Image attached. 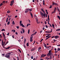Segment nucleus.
Returning <instances> with one entry per match:
<instances>
[{
    "instance_id": "1",
    "label": "nucleus",
    "mask_w": 60,
    "mask_h": 60,
    "mask_svg": "<svg viewBox=\"0 0 60 60\" xmlns=\"http://www.w3.org/2000/svg\"><path fill=\"white\" fill-rule=\"evenodd\" d=\"M11 54V53L9 52L7 54H6L5 57H7L8 58H10V54Z\"/></svg>"
},
{
    "instance_id": "2",
    "label": "nucleus",
    "mask_w": 60,
    "mask_h": 60,
    "mask_svg": "<svg viewBox=\"0 0 60 60\" xmlns=\"http://www.w3.org/2000/svg\"><path fill=\"white\" fill-rule=\"evenodd\" d=\"M22 23V21H20V26H22V27H24L25 26H24V25H23L22 23Z\"/></svg>"
},
{
    "instance_id": "3",
    "label": "nucleus",
    "mask_w": 60,
    "mask_h": 60,
    "mask_svg": "<svg viewBox=\"0 0 60 60\" xmlns=\"http://www.w3.org/2000/svg\"><path fill=\"white\" fill-rule=\"evenodd\" d=\"M14 0H13L12 1H11V4H10V5L11 6H12L13 4H14Z\"/></svg>"
},
{
    "instance_id": "4",
    "label": "nucleus",
    "mask_w": 60,
    "mask_h": 60,
    "mask_svg": "<svg viewBox=\"0 0 60 60\" xmlns=\"http://www.w3.org/2000/svg\"><path fill=\"white\" fill-rule=\"evenodd\" d=\"M52 5H56V6H58V4L57 3H52Z\"/></svg>"
},
{
    "instance_id": "5",
    "label": "nucleus",
    "mask_w": 60,
    "mask_h": 60,
    "mask_svg": "<svg viewBox=\"0 0 60 60\" xmlns=\"http://www.w3.org/2000/svg\"><path fill=\"white\" fill-rule=\"evenodd\" d=\"M56 12V8H55L54 9V11L52 13H54Z\"/></svg>"
},
{
    "instance_id": "6",
    "label": "nucleus",
    "mask_w": 60,
    "mask_h": 60,
    "mask_svg": "<svg viewBox=\"0 0 60 60\" xmlns=\"http://www.w3.org/2000/svg\"><path fill=\"white\" fill-rule=\"evenodd\" d=\"M40 13L41 15V16H44V14L43 13H42V12H41V11Z\"/></svg>"
},
{
    "instance_id": "7",
    "label": "nucleus",
    "mask_w": 60,
    "mask_h": 60,
    "mask_svg": "<svg viewBox=\"0 0 60 60\" xmlns=\"http://www.w3.org/2000/svg\"><path fill=\"white\" fill-rule=\"evenodd\" d=\"M33 37H30V42H32L33 41Z\"/></svg>"
},
{
    "instance_id": "8",
    "label": "nucleus",
    "mask_w": 60,
    "mask_h": 60,
    "mask_svg": "<svg viewBox=\"0 0 60 60\" xmlns=\"http://www.w3.org/2000/svg\"><path fill=\"white\" fill-rule=\"evenodd\" d=\"M51 31H45V32L46 33H51V32H52V29H51Z\"/></svg>"
},
{
    "instance_id": "9",
    "label": "nucleus",
    "mask_w": 60,
    "mask_h": 60,
    "mask_svg": "<svg viewBox=\"0 0 60 60\" xmlns=\"http://www.w3.org/2000/svg\"><path fill=\"white\" fill-rule=\"evenodd\" d=\"M48 24H49V25L50 24L49 23V15H48Z\"/></svg>"
},
{
    "instance_id": "10",
    "label": "nucleus",
    "mask_w": 60,
    "mask_h": 60,
    "mask_svg": "<svg viewBox=\"0 0 60 60\" xmlns=\"http://www.w3.org/2000/svg\"><path fill=\"white\" fill-rule=\"evenodd\" d=\"M59 37L58 36H56L54 37L56 39H58Z\"/></svg>"
},
{
    "instance_id": "11",
    "label": "nucleus",
    "mask_w": 60,
    "mask_h": 60,
    "mask_svg": "<svg viewBox=\"0 0 60 60\" xmlns=\"http://www.w3.org/2000/svg\"><path fill=\"white\" fill-rule=\"evenodd\" d=\"M2 43L1 44V45H2L3 47V48H4V42H3V41H2Z\"/></svg>"
},
{
    "instance_id": "12",
    "label": "nucleus",
    "mask_w": 60,
    "mask_h": 60,
    "mask_svg": "<svg viewBox=\"0 0 60 60\" xmlns=\"http://www.w3.org/2000/svg\"><path fill=\"white\" fill-rule=\"evenodd\" d=\"M36 21L37 22L38 24L39 23H40V22H38V18H36Z\"/></svg>"
},
{
    "instance_id": "13",
    "label": "nucleus",
    "mask_w": 60,
    "mask_h": 60,
    "mask_svg": "<svg viewBox=\"0 0 60 60\" xmlns=\"http://www.w3.org/2000/svg\"><path fill=\"white\" fill-rule=\"evenodd\" d=\"M3 37L4 38V39H5L6 38V37H5V34H4V33H3Z\"/></svg>"
},
{
    "instance_id": "14",
    "label": "nucleus",
    "mask_w": 60,
    "mask_h": 60,
    "mask_svg": "<svg viewBox=\"0 0 60 60\" xmlns=\"http://www.w3.org/2000/svg\"><path fill=\"white\" fill-rule=\"evenodd\" d=\"M22 30L23 31V33H25V30H24V29L22 28Z\"/></svg>"
},
{
    "instance_id": "15",
    "label": "nucleus",
    "mask_w": 60,
    "mask_h": 60,
    "mask_svg": "<svg viewBox=\"0 0 60 60\" xmlns=\"http://www.w3.org/2000/svg\"><path fill=\"white\" fill-rule=\"evenodd\" d=\"M51 54L50 53H49L47 55V56H50V55H51Z\"/></svg>"
},
{
    "instance_id": "16",
    "label": "nucleus",
    "mask_w": 60,
    "mask_h": 60,
    "mask_svg": "<svg viewBox=\"0 0 60 60\" xmlns=\"http://www.w3.org/2000/svg\"><path fill=\"white\" fill-rule=\"evenodd\" d=\"M38 52H40V49H41V47H39V48H38Z\"/></svg>"
},
{
    "instance_id": "17",
    "label": "nucleus",
    "mask_w": 60,
    "mask_h": 60,
    "mask_svg": "<svg viewBox=\"0 0 60 60\" xmlns=\"http://www.w3.org/2000/svg\"><path fill=\"white\" fill-rule=\"evenodd\" d=\"M52 27L54 29H55V25L53 24L52 25Z\"/></svg>"
},
{
    "instance_id": "18",
    "label": "nucleus",
    "mask_w": 60,
    "mask_h": 60,
    "mask_svg": "<svg viewBox=\"0 0 60 60\" xmlns=\"http://www.w3.org/2000/svg\"><path fill=\"white\" fill-rule=\"evenodd\" d=\"M43 4L44 5H45V0H43Z\"/></svg>"
},
{
    "instance_id": "19",
    "label": "nucleus",
    "mask_w": 60,
    "mask_h": 60,
    "mask_svg": "<svg viewBox=\"0 0 60 60\" xmlns=\"http://www.w3.org/2000/svg\"><path fill=\"white\" fill-rule=\"evenodd\" d=\"M30 14L32 18H33V14H32V13L31 12H30Z\"/></svg>"
},
{
    "instance_id": "20",
    "label": "nucleus",
    "mask_w": 60,
    "mask_h": 60,
    "mask_svg": "<svg viewBox=\"0 0 60 60\" xmlns=\"http://www.w3.org/2000/svg\"><path fill=\"white\" fill-rule=\"evenodd\" d=\"M12 24H13V25H15V22H14V21H13Z\"/></svg>"
},
{
    "instance_id": "21",
    "label": "nucleus",
    "mask_w": 60,
    "mask_h": 60,
    "mask_svg": "<svg viewBox=\"0 0 60 60\" xmlns=\"http://www.w3.org/2000/svg\"><path fill=\"white\" fill-rule=\"evenodd\" d=\"M34 50H35V48H33L31 49V51H34Z\"/></svg>"
},
{
    "instance_id": "22",
    "label": "nucleus",
    "mask_w": 60,
    "mask_h": 60,
    "mask_svg": "<svg viewBox=\"0 0 60 60\" xmlns=\"http://www.w3.org/2000/svg\"><path fill=\"white\" fill-rule=\"evenodd\" d=\"M4 4H3V3H2L1 4H0V7H1V6H2V5H3Z\"/></svg>"
},
{
    "instance_id": "23",
    "label": "nucleus",
    "mask_w": 60,
    "mask_h": 60,
    "mask_svg": "<svg viewBox=\"0 0 60 60\" xmlns=\"http://www.w3.org/2000/svg\"><path fill=\"white\" fill-rule=\"evenodd\" d=\"M57 17L58 18V19H60V17L58 15H57Z\"/></svg>"
},
{
    "instance_id": "24",
    "label": "nucleus",
    "mask_w": 60,
    "mask_h": 60,
    "mask_svg": "<svg viewBox=\"0 0 60 60\" xmlns=\"http://www.w3.org/2000/svg\"><path fill=\"white\" fill-rule=\"evenodd\" d=\"M44 54H42L41 56V57H44Z\"/></svg>"
},
{
    "instance_id": "25",
    "label": "nucleus",
    "mask_w": 60,
    "mask_h": 60,
    "mask_svg": "<svg viewBox=\"0 0 60 60\" xmlns=\"http://www.w3.org/2000/svg\"><path fill=\"white\" fill-rule=\"evenodd\" d=\"M60 31V29H58L56 30V31Z\"/></svg>"
},
{
    "instance_id": "26",
    "label": "nucleus",
    "mask_w": 60,
    "mask_h": 60,
    "mask_svg": "<svg viewBox=\"0 0 60 60\" xmlns=\"http://www.w3.org/2000/svg\"><path fill=\"white\" fill-rule=\"evenodd\" d=\"M5 31V29H2V30H1V31Z\"/></svg>"
},
{
    "instance_id": "27",
    "label": "nucleus",
    "mask_w": 60,
    "mask_h": 60,
    "mask_svg": "<svg viewBox=\"0 0 60 60\" xmlns=\"http://www.w3.org/2000/svg\"><path fill=\"white\" fill-rule=\"evenodd\" d=\"M29 11V10H26L25 11V13H26L27 12H28V11Z\"/></svg>"
},
{
    "instance_id": "28",
    "label": "nucleus",
    "mask_w": 60,
    "mask_h": 60,
    "mask_svg": "<svg viewBox=\"0 0 60 60\" xmlns=\"http://www.w3.org/2000/svg\"><path fill=\"white\" fill-rule=\"evenodd\" d=\"M26 45L27 46H29V43H27Z\"/></svg>"
},
{
    "instance_id": "29",
    "label": "nucleus",
    "mask_w": 60,
    "mask_h": 60,
    "mask_svg": "<svg viewBox=\"0 0 60 60\" xmlns=\"http://www.w3.org/2000/svg\"><path fill=\"white\" fill-rule=\"evenodd\" d=\"M57 50H58V51H60V48H58Z\"/></svg>"
},
{
    "instance_id": "30",
    "label": "nucleus",
    "mask_w": 60,
    "mask_h": 60,
    "mask_svg": "<svg viewBox=\"0 0 60 60\" xmlns=\"http://www.w3.org/2000/svg\"><path fill=\"white\" fill-rule=\"evenodd\" d=\"M30 33V30L29 29L28 30V34H29V33Z\"/></svg>"
},
{
    "instance_id": "31",
    "label": "nucleus",
    "mask_w": 60,
    "mask_h": 60,
    "mask_svg": "<svg viewBox=\"0 0 60 60\" xmlns=\"http://www.w3.org/2000/svg\"><path fill=\"white\" fill-rule=\"evenodd\" d=\"M30 24H27V26H26L27 27V26H30Z\"/></svg>"
},
{
    "instance_id": "32",
    "label": "nucleus",
    "mask_w": 60,
    "mask_h": 60,
    "mask_svg": "<svg viewBox=\"0 0 60 60\" xmlns=\"http://www.w3.org/2000/svg\"><path fill=\"white\" fill-rule=\"evenodd\" d=\"M10 47H8L7 48H5V49H10Z\"/></svg>"
},
{
    "instance_id": "33",
    "label": "nucleus",
    "mask_w": 60,
    "mask_h": 60,
    "mask_svg": "<svg viewBox=\"0 0 60 60\" xmlns=\"http://www.w3.org/2000/svg\"><path fill=\"white\" fill-rule=\"evenodd\" d=\"M10 21H9L8 22V23H7V24L8 25L9 24H10Z\"/></svg>"
},
{
    "instance_id": "34",
    "label": "nucleus",
    "mask_w": 60,
    "mask_h": 60,
    "mask_svg": "<svg viewBox=\"0 0 60 60\" xmlns=\"http://www.w3.org/2000/svg\"><path fill=\"white\" fill-rule=\"evenodd\" d=\"M18 50L19 51L20 53H21V51L20 50V49H18Z\"/></svg>"
},
{
    "instance_id": "35",
    "label": "nucleus",
    "mask_w": 60,
    "mask_h": 60,
    "mask_svg": "<svg viewBox=\"0 0 60 60\" xmlns=\"http://www.w3.org/2000/svg\"><path fill=\"white\" fill-rule=\"evenodd\" d=\"M29 11H32V9H29Z\"/></svg>"
},
{
    "instance_id": "36",
    "label": "nucleus",
    "mask_w": 60,
    "mask_h": 60,
    "mask_svg": "<svg viewBox=\"0 0 60 60\" xmlns=\"http://www.w3.org/2000/svg\"><path fill=\"white\" fill-rule=\"evenodd\" d=\"M43 39H42L41 40V41H40V42H41V41H43Z\"/></svg>"
},
{
    "instance_id": "37",
    "label": "nucleus",
    "mask_w": 60,
    "mask_h": 60,
    "mask_svg": "<svg viewBox=\"0 0 60 60\" xmlns=\"http://www.w3.org/2000/svg\"><path fill=\"white\" fill-rule=\"evenodd\" d=\"M26 39H24V43H25V42H26Z\"/></svg>"
},
{
    "instance_id": "38",
    "label": "nucleus",
    "mask_w": 60,
    "mask_h": 60,
    "mask_svg": "<svg viewBox=\"0 0 60 60\" xmlns=\"http://www.w3.org/2000/svg\"><path fill=\"white\" fill-rule=\"evenodd\" d=\"M51 50H50L49 51V53H51Z\"/></svg>"
},
{
    "instance_id": "39",
    "label": "nucleus",
    "mask_w": 60,
    "mask_h": 60,
    "mask_svg": "<svg viewBox=\"0 0 60 60\" xmlns=\"http://www.w3.org/2000/svg\"><path fill=\"white\" fill-rule=\"evenodd\" d=\"M51 34H46V35H51Z\"/></svg>"
},
{
    "instance_id": "40",
    "label": "nucleus",
    "mask_w": 60,
    "mask_h": 60,
    "mask_svg": "<svg viewBox=\"0 0 60 60\" xmlns=\"http://www.w3.org/2000/svg\"><path fill=\"white\" fill-rule=\"evenodd\" d=\"M16 28H17V29H19V26H16Z\"/></svg>"
},
{
    "instance_id": "41",
    "label": "nucleus",
    "mask_w": 60,
    "mask_h": 60,
    "mask_svg": "<svg viewBox=\"0 0 60 60\" xmlns=\"http://www.w3.org/2000/svg\"><path fill=\"white\" fill-rule=\"evenodd\" d=\"M10 11H7V13H10Z\"/></svg>"
},
{
    "instance_id": "42",
    "label": "nucleus",
    "mask_w": 60,
    "mask_h": 60,
    "mask_svg": "<svg viewBox=\"0 0 60 60\" xmlns=\"http://www.w3.org/2000/svg\"><path fill=\"white\" fill-rule=\"evenodd\" d=\"M4 39H5V41L4 42V44H5V41H6V39H5V38H4Z\"/></svg>"
},
{
    "instance_id": "43",
    "label": "nucleus",
    "mask_w": 60,
    "mask_h": 60,
    "mask_svg": "<svg viewBox=\"0 0 60 60\" xmlns=\"http://www.w3.org/2000/svg\"><path fill=\"white\" fill-rule=\"evenodd\" d=\"M0 38H2V35H1V34H0Z\"/></svg>"
},
{
    "instance_id": "44",
    "label": "nucleus",
    "mask_w": 60,
    "mask_h": 60,
    "mask_svg": "<svg viewBox=\"0 0 60 60\" xmlns=\"http://www.w3.org/2000/svg\"><path fill=\"white\" fill-rule=\"evenodd\" d=\"M50 59H52V58L51 57V56L50 55Z\"/></svg>"
},
{
    "instance_id": "45",
    "label": "nucleus",
    "mask_w": 60,
    "mask_h": 60,
    "mask_svg": "<svg viewBox=\"0 0 60 60\" xmlns=\"http://www.w3.org/2000/svg\"><path fill=\"white\" fill-rule=\"evenodd\" d=\"M49 35H48L46 37V38H47V37H49Z\"/></svg>"
},
{
    "instance_id": "46",
    "label": "nucleus",
    "mask_w": 60,
    "mask_h": 60,
    "mask_svg": "<svg viewBox=\"0 0 60 60\" xmlns=\"http://www.w3.org/2000/svg\"><path fill=\"white\" fill-rule=\"evenodd\" d=\"M9 33H8V34H7V35L8 36H9Z\"/></svg>"
},
{
    "instance_id": "47",
    "label": "nucleus",
    "mask_w": 60,
    "mask_h": 60,
    "mask_svg": "<svg viewBox=\"0 0 60 60\" xmlns=\"http://www.w3.org/2000/svg\"><path fill=\"white\" fill-rule=\"evenodd\" d=\"M20 32L21 34H23V32L22 31H20Z\"/></svg>"
},
{
    "instance_id": "48",
    "label": "nucleus",
    "mask_w": 60,
    "mask_h": 60,
    "mask_svg": "<svg viewBox=\"0 0 60 60\" xmlns=\"http://www.w3.org/2000/svg\"><path fill=\"white\" fill-rule=\"evenodd\" d=\"M23 38H24V36H22L21 38L22 39H23Z\"/></svg>"
},
{
    "instance_id": "49",
    "label": "nucleus",
    "mask_w": 60,
    "mask_h": 60,
    "mask_svg": "<svg viewBox=\"0 0 60 60\" xmlns=\"http://www.w3.org/2000/svg\"><path fill=\"white\" fill-rule=\"evenodd\" d=\"M5 3V1H3V3H2V4H3V3Z\"/></svg>"
},
{
    "instance_id": "50",
    "label": "nucleus",
    "mask_w": 60,
    "mask_h": 60,
    "mask_svg": "<svg viewBox=\"0 0 60 60\" xmlns=\"http://www.w3.org/2000/svg\"><path fill=\"white\" fill-rule=\"evenodd\" d=\"M49 37L47 38H46V39H45L46 40H47V39H49Z\"/></svg>"
},
{
    "instance_id": "51",
    "label": "nucleus",
    "mask_w": 60,
    "mask_h": 60,
    "mask_svg": "<svg viewBox=\"0 0 60 60\" xmlns=\"http://www.w3.org/2000/svg\"><path fill=\"white\" fill-rule=\"evenodd\" d=\"M31 59H33V56H31Z\"/></svg>"
},
{
    "instance_id": "52",
    "label": "nucleus",
    "mask_w": 60,
    "mask_h": 60,
    "mask_svg": "<svg viewBox=\"0 0 60 60\" xmlns=\"http://www.w3.org/2000/svg\"><path fill=\"white\" fill-rule=\"evenodd\" d=\"M52 8V6L50 5V7H49V8Z\"/></svg>"
},
{
    "instance_id": "53",
    "label": "nucleus",
    "mask_w": 60,
    "mask_h": 60,
    "mask_svg": "<svg viewBox=\"0 0 60 60\" xmlns=\"http://www.w3.org/2000/svg\"><path fill=\"white\" fill-rule=\"evenodd\" d=\"M41 10L42 11H44V10L43 9H42V8L41 9Z\"/></svg>"
},
{
    "instance_id": "54",
    "label": "nucleus",
    "mask_w": 60,
    "mask_h": 60,
    "mask_svg": "<svg viewBox=\"0 0 60 60\" xmlns=\"http://www.w3.org/2000/svg\"><path fill=\"white\" fill-rule=\"evenodd\" d=\"M50 26V27H52V25L50 24H49Z\"/></svg>"
},
{
    "instance_id": "55",
    "label": "nucleus",
    "mask_w": 60,
    "mask_h": 60,
    "mask_svg": "<svg viewBox=\"0 0 60 60\" xmlns=\"http://www.w3.org/2000/svg\"><path fill=\"white\" fill-rule=\"evenodd\" d=\"M36 33H37V32H36L34 34H35H35H36Z\"/></svg>"
},
{
    "instance_id": "56",
    "label": "nucleus",
    "mask_w": 60,
    "mask_h": 60,
    "mask_svg": "<svg viewBox=\"0 0 60 60\" xmlns=\"http://www.w3.org/2000/svg\"><path fill=\"white\" fill-rule=\"evenodd\" d=\"M35 43V41H34V43H33V44H34V43Z\"/></svg>"
},
{
    "instance_id": "57",
    "label": "nucleus",
    "mask_w": 60,
    "mask_h": 60,
    "mask_svg": "<svg viewBox=\"0 0 60 60\" xmlns=\"http://www.w3.org/2000/svg\"><path fill=\"white\" fill-rule=\"evenodd\" d=\"M45 27L46 28H48V26L47 25H45Z\"/></svg>"
},
{
    "instance_id": "58",
    "label": "nucleus",
    "mask_w": 60,
    "mask_h": 60,
    "mask_svg": "<svg viewBox=\"0 0 60 60\" xmlns=\"http://www.w3.org/2000/svg\"><path fill=\"white\" fill-rule=\"evenodd\" d=\"M45 24H47V22H46V21H45Z\"/></svg>"
},
{
    "instance_id": "59",
    "label": "nucleus",
    "mask_w": 60,
    "mask_h": 60,
    "mask_svg": "<svg viewBox=\"0 0 60 60\" xmlns=\"http://www.w3.org/2000/svg\"><path fill=\"white\" fill-rule=\"evenodd\" d=\"M18 34V33H17V32H15V34H16V35H17V34Z\"/></svg>"
},
{
    "instance_id": "60",
    "label": "nucleus",
    "mask_w": 60,
    "mask_h": 60,
    "mask_svg": "<svg viewBox=\"0 0 60 60\" xmlns=\"http://www.w3.org/2000/svg\"><path fill=\"white\" fill-rule=\"evenodd\" d=\"M12 37L13 38H14V35H13L12 36Z\"/></svg>"
},
{
    "instance_id": "61",
    "label": "nucleus",
    "mask_w": 60,
    "mask_h": 60,
    "mask_svg": "<svg viewBox=\"0 0 60 60\" xmlns=\"http://www.w3.org/2000/svg\"><path fill=\"white\" fill-rule=\"evenodd\" d=\"M11 18H9V19H8V20L9 21H10V20H11Z\"/></svg>"
},
{
    "instance_id": "62",
    "label": "nucleus",
    "mask_w": 60,
    "mask_h": 60,
    "mask_svg": "<svg viewBox=\"0 0 60 60\" xmlns=\"http://www.w3.org/2000/svg\"><path fill=\"white\" fill-rule=\"evenodd\" d=\"M45 29V28L44 27H43V29H42V30H44Z\"/></svg>"
},
{
    "instance_id": "63",
    "label": "nucleus",
    "mask_w": 60,
    "mask_h": 60,
    "mask_svg": "<svg viewBox=\"0 0 60 60\" xmlns=\"http://www.w3.org/2000/svg\"><path fill=\"white\" fill-rule=\"evenodd\" d=\"M54 37H55V36H53L52 37V38H54Z\"/></svg>"
},
{
    "instance_id": "64",
    "label": "nucleus",
    "mask_w": 60,
    "mask_h": 60,
    "mask_svg": "<svg viewBox=\"0 0 60 60\" xmlns=\"http://www.w3.org/2000/svg\"><path fill=\"white\" fill-rule=\"evenodd\" d=\"M55 52L56 53L57 52V51H55Z\"/></svg>"
}]
</instances>
